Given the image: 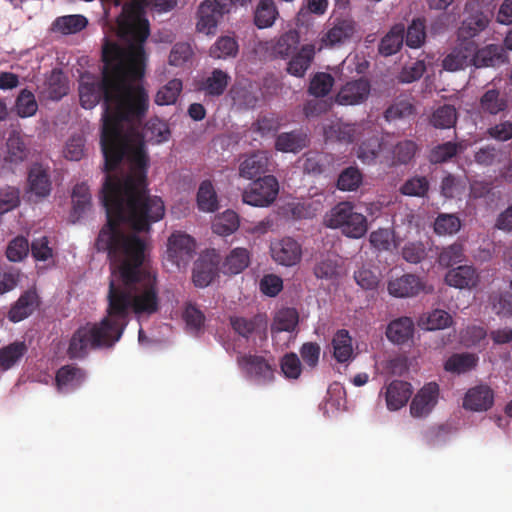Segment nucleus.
<instances>
[{"label":"nucleus","instance_id":"obj_40","mask_svg":"<svg viewBox=\"0 0 512 512\" xmlns=\"http://www.w3.org/2000/svg\"><path fill=\"white\" fill-rule=\"evenodd\" d=\"M478 357L472 353H455L451 355L445 362L444 368L446 371L463 374L476 367Z\"/></svg>","mask_w":512,"mask_h":512},{"label":"nucleus","instance_id":"obj_15","mask_svg":"<svg viewBox=\"0 0 512 512\" xmlns=\"http://www.w3.org/2000/svg\"><path fill=\"white\" fill-rule=\"evenodd\" d=\"M238 363L258 383L266 384L274 379L275 369L262 356L243 355L238 358Z\"/></svg>","mask_w":512,"mask_h":512},{"label":"nucleus","instance_id":"obj_43","mask_svg":"<svg viewBox=\"0 0 512 512\" xmlns=\"http://www.w3.org/2000/svg\"><path fill=\"white\" fill-rule=\"evenodd\" d=\"M306 146V135L292 131L281 133L275 141V148L281 152H298Z\"/></svg>","mask_w":512,"mask_h":512},{"label":"nucleus","instance_id":"obj_9","mask_svg":"<svg viewBox=\"0 0 512 512\" xmlns=\"http://www.w3.org/2000/svg\"><path fill=\"white\" fill-rule=\"evenodd\" d=\"M439 393V385L436 382L425 384L412 398L411 415L417 418L429 415L438 403Z\"/></svg>","mask_w":512,"mask_h":512},{"label":"nucleus","instance_id":"obj_60","mask_svg":"<svg viewBox=\"0 0 512 512\" xmlns=\"http://www.w3.org/2000/svg\"><path fill=\"white\" fill-rule=\"evenodd\" d=\"M328 0H303V4L297 13V22H302L309 14L322 16L327 12Z\"/></svg>","mask_w":512,"mask_h":512},{"label":"nucleus","instance_id":"obj_58","mask_svg":"<svg viewBox=\"0 0 512 512\" xmlns=\"http://www.w3.org/2000/svg\"><path fill=\"white\" fill-rule=\"evenodd\" d=\"M63 155L71 161H79L85 155V138L81 134L72 135L66 142Z\"/></svg>","mask_w":512,"mask_h":512},{"label":"nucleus","instance_id":"obj_56","mask_svg":"<svg viewBox=\"0 0 512 512\" xmlns=\"http://www.w3.org/2000/svg\"><path fill=\"white\" fill-rule=\"evenodd\" d=\"M15 109L21 118L31 117L38 110V103L34 94L28 89H23L16 98Z\"/></svg>","mask_w":512,"mask_h":512},{"label":"nucleus","instance_id":"obj_1","mask_svg":"<svg viewBox=\"0 0 512 512\" xmlns=\"http://www.w3.org/2000/svg\"><path fill=\"white\" fill-rule=\"evenodd\" d=\"M138 2L125 3L117 17L121 37L135 41L127 49L106 42L102 49V78L82 81L79 85L81 106L94 108L103 100L104 112L101 150L107 173L101 199L143 189L147 156L143 144L130 147L123 122H141L149 108V96L142 85L145 67L144 42L149 36L148 21L141 18Z\"/></svg>","mask_w":512,"mask_h":512},{"label":"nucleus","instance_id":"obj_6","mask_svg":"<svg viewBox=\"0 0 512 512\" xmlns=\"http://www.w3.org/2000/svg\"><path fill=\"white\" fill-rule=\"evenodd\" d=\"M28 197L34 202L48 198L52 192L51 168L48 164L34 162L27 172Z\"/></svg>","mask_w":512,"mask_h":512},{"label":"nucleus","instance_id":"obj_48","mask_svg":"<svg viewBox=\"0 0 512 512\" xmlns=\"http://www.w3.org/2000/svg\"><path fill=\"white\" fill-rule=\"evenodd\" d=\"M463 147L460 143L445 142L431 149L429 161L433 164H441L451 160L462 151Z\"/></svg>","mask_w":512,"mask_h":512},{"label":"nucleus","instance_id":"obj_63","mask_svg":"<svg viewBox=\"0 0 512 512\" xmlns=\"http://www.w3.org/2000/svg\"><path fill=\"white\" fill-rule=\"evenodd\" d=\"M28 252V240L23 236H18L8 244L6 256L10 261L18 262L23 260L28 255Z\"/></svg>","mask_w":512,"mask_h":512},{"label":"nucleus","instance_id":"obj_62","mask_svg":"<svg viewBox=\"0 0 512 512\" xmlns=\"http://www.w3.org/2000/svg\"><path fill=\"white\" fill-rule=\"evenodd\" d=\"M183 318L189 329L199 332L204 327L205 315L204 313L192 303L185 306Z\"/></svg>","mask_w":512,"mask_h":512},{"label":"nucleus","instance_id":"obj_36","mask_svg":"<svg viewBox=\"0 0 512 512\" xmlns=\"http://www.w3.org/2000/svg\"><path fill=\"white\" fill-rule=\"evenodd\" d=\"M405 26L402 23L394 25L382 38L379 44V52L384 56L397 53L404 42Z\"/></svg>","mask_w":512,"mask_h":512},{"label":"nucleus","instance_id":"obj_26","mask_svg":"<svg viewBox=\"0 0 512 512\" xmlns=\"http://www.w3.org/2000/svg\"><path fill=\"white\" fill-rule=\"evenodd\" d=\"M414 322L410 317L403 316L392 320L386 329V336L394 344H405L412 339Z\"/></svg>","mask_w":512,"mask_h":512},{"label":"nucleus","instance_id":"obj_35","mask_svg":"<svg viewBox=\"0 0 512 512\" xmlns=\"http://www.w3.org/2000/svg\"><path fill=\"white\" fill-rule=\"evenodd\" d=\"M250 264V253L246 248H235L226 256L222 271L224 274L236 275L245 270Z\"/></svg>","mask_w":512,"mask_h":512},{"label":"nucleus","instance_id":"obj_30","mask_svg":"<svg viewBox=\"0 0 512 512\" xmlns=\"http://www.w3.org/2000/svg\"><path fill=\"white\" fill-rule=\"evenodd\" d=\"M29 149L20 135V133L13 131L9 134L6 141V151L4 160L11 164H20L27 159Z\"/></svg>","mask_w":512,"mask_h":512},{"label":"nucleus","instance_id":"obj_22","mask_svg":"<svg viewBox=\"0 0 512 512\" xmlns=\"http://www.w3.org/2000/svg\"><path fill=\"white\" fill-rule=\"evenodd\" d=\"M490 20L481 10L470 13L458 29V40L474 41L473 38L484 31Z\"/></svg>","mask_w":512,"mask_h":512},{"label":"nucleus","instance_id":"obj_28","mask_svg":"<svg viewBox=\"0 0 512 512\" xmlns=\"http://www.w3.org/2000/svg\"><path fill=\"white\" fill-rule=\"evenodd\" d=\"M231 77L229 74L219 68L213 69L208 77H206L199 85V90L205 95L219 97L224 94Z\"/></svg>","mask_w":512,"mask_h":512},{"label":"nucleus","instance_id":"obj_10","mask_svg":"<svg viewBox=\"0 0 512 512\" xmlns=\"http://www.w3.org/2000/svg\"><path fill=\"white\" fill-rule=\"evenodd\" d=\"M357 31V24L351 18H336L321 38V46L335 47L350 41Z\"/></svg>","mask_w":512,"mask_h":512},{"label":"nucleus","instance_id":"obj_23","mask_svg":"<svg viewBox=\"0 0 512 512\" xmlns=\"http://www.w3.org/2000/svg\"><path fill=\"white\" fill-rule=\"evenodd\" d=\"M269 159L263 152L252 153L239 164V176L247 180L263 177L268 171Z\"/></svg>","mask_w":512,"mask_h":512},{"label":"nucleus","instance_id":"obj_34","mask_svg":"<svg viewBox=\"0 0 512 512\" xmlns=\"http://www.w3.org/2000/svg\"><path fill=\"white\" fill-rule=\"evenodd\" d=\"M45 95L48 99L58 101L64 97L68 91V80L62 70L53 69L47 77Z\"/></svg>","mask_w":512,"mask_h":512},{"label":"nucleus","instance_id":"obj_64","mask_svg":"<svg viewBox=\"0 0 512 512\" xmlns=\"http://www.w3.org/2000/svg\"><path fill=\"white\" fill-rule=\"evenodd\" d=\"M415 113L414 106L408 101H399L388 107L384 113L385 119L389 122L405 119Z\"/></svg>","mask_w":512,"mask_h":512},{"label":"nucleus","instance_id":"obj_44","mask_svg":"<svg viewBox=\"0 0 512 512\" xmlns=\"http://www.w3.org/2000/svg\"><path fill=\"white\" fill-rule=\"evenodd\" d=\"M216 275V266L212 261L199 259L193 268V283L196 287H207Z\"/></svg>","mask_w":512,"mask_h":512},{"label":"nucleus","instance_id":"obj_31","mask_svg":"<svg viewBox=\"0 0 512 512\" xmlns=\"http://www.w3.org/2000/svg\"><path fill=\"white\" fill-rule=\"evenodd\" d=\"M28 346L25 341H14L0 348V370L7 371L16 366L25 354Z\"/></svg>","mask_w":512,"mask_h":512},{"label":"nucleus","instance_id":"obj_16","mask_svg":"<svg viewBox=\"0 0 512 512\" xmlns=\"http://www.w3.org/2000/svg\"><path fill=\"white\" fill-rule=\"evenodd\" d=\"M370 93V84L360 78L347 82L336 95V102L340 105H357L365 101Z\"/></svg>","mask_w":512,"mask_h":512},{"label":"nucleus","instance_id":"obj_61","mask_svg":"<svg viewBox=\"0 0 512 512\" xmlns=\"http://www.w3.org/2000/svg\"><path fill=\"white\" fill-rule=\"evenodd\" d=\"M429 190V182L424 176H415L408 179L401 187L400 191L404 195L423 197Z\"/></svg>","mask_w":512,"mask_h":512},{"label":"nucleus","instance_id":"obj_37","mask_svg":"<svg viewBox=\"0 0 512 512\" xmlns=\"http://www.w3.org/2000/svg\"><path fill=\"white\" fill-rule=\"evenodd\" d=\"M333 356L339 363L349 362L353 358L352 338L345 329L338 330L332 339Z\"/></svg>","mask_w":512,"mask_h":512},{"label":"nucleus","instance_id":"obj_3","mask_svg":"<svg viewBox=\"0 0 512 512\" xmlns=\"http://www.w3.org/2000/svg\"><path fill=\"white\" fill-rule=\"evenodd\" d=\"M324 225L331 229H338L351 239H359L368 231L366 216L356 210L355 205L349 201H342L332 207L324 216Z\"/></svg>","mask_w":512,"mask_h":512},{"label":"nucleus","instance_id":"obj_20","mask_svg":"<svg viewBox=\"0 0 512 512\" xmlns=\"http://www.w3.org/2000/svg\"><path fill=\"white\" fill-rule=\"evenodd\" d=\"M418 149L417 144L412 140H402L396 144L388 142L384 158L391 166L408 164L415 156Z\"/></svg>","mask_w":512,"mask_h":512},{"label":"nucleus","instance_id":"obj_2","mask_svg":"<svg viewBox=\"0 0 512 512\" xmlns=\"http://www.w3.org/2000/svg\"><path fill=\"white\" fill-rule=\"evenodd\" d=\"M101 201L107 223L95 245L98 251H106L110 259L107 315L73 333L67 349L70 359H82L90 349L112 347L122 337L131 314L140 319L160 310L156 277L144 266L146 243L135 234H124L119 226L127 223L136 232H148L165 214L162 199L141 198L137 190Z\"/></svg>","mask_w":512,"mask_h":512},{"label":"nucleus","instance_id":"obj_5","mask_svg":"<svg viewBox=\"0 0 512 512\" xmlns=\"http://www.w3.org/2000/svg\"><path fill=\"white\" fill-rule=\"evenodd\" d=\"M124 135L126 136L128 145L130 147H135L136 145L142 143L143 147H144V151H146L143 139L145 141L153 143V144H159V143L165 142L169 139L170 130H169V127L166 122L160 120L159 118H152L145 124V127L143 129L142 138L137 136L136 141L132 142L128 135H126L125 133H124ZM145 154H147V152H145ZM146 156H147V164H149L148 155H146ZM147 169H148V165H146V168H145V180L143 183V189L139 188V195L141 198H144V199L159 198L158 196H150L147 193L148 192L147 191Z\"/></svg>","mask_w":512,"mask_h":512},{"label":"nucleus","instance_id":"obj_25","mask_svg":"<svg viewBox=\"0 0 512 512\" xmlns=\"http://www.w3.org/2000/svg\"><path fill=\"white\" fill-rule=\"evenodd\" d=\"M85 380L83 369L75 365H64L58 369L55 383L58 391L68 392L78 388Z\"/></svg>","mask_w":512,"mask_h":512},{"label":"nucleus","instance_id":"obj_32","mask_svg":"<svg viewBox=\"0 0 512 512\" xmlns=\"http://www.w3.org/2000/svg\"><path fill=\"white\" fill-rule=\"evenodd\" d=\"M37 305V294L33 291H26L11 307L8 317L12 322L22 321L33 313Z\"/></svg>","mask_w":512,"mask_h":512},{"label":"nucleus","instance_id":"obj_33","mask_svg":"<svg viewBox=\"0 0 512 512\" xmlns=\"http://www.w3.org/2000/svg\"><path fill=\"white\" fill-rule=\"evenodd\" d=\"M279 17L274 0H259L254 11V24L259 29L270 28Z\"/></svg>","mask_w":512,"mask_h":512},{"label":"nucleus","instance_id":"obj_7","mask_svg":"<svg viewBox=\"0 0 512 512\" xmlns=\"http://www.w3.org/2000/svg\"><path fill=\"white\" fill-rule=\"evenodd\" d=\"M229 14L218 0H203L196 11V30L204 34H214L219 22Z\"/></svg>","mask_w":512,"mask_h":512},{"label":"nucleus","instance_id":"obj_11","mask_svg":"<svg viewBox=\"0 0 512 512\" xmlns=\"http://www.w3.org/2000/svg\"><path fill=\"white\" fill-rule=\"evenodd\" d=\"M270 250L273 260L283 266H294L302 258L301 245L291 237H284L272 242Z\"/></svg>","mask_w":512,"mask_h":512},{"label":"nucleus","instance_id":"obj_49","mask_svg":"<svg viewBox=\"0 0 512 512\" xmlns=\"http://www.w3.org/2000/svg\"><path fill=\"white\" fill-rule=\"evenodd\" d=\"M335 83L334 77L326 72H317L310 80L308 93L316 98L327 96Z\"/></svg>","mask_w":512,"mask_h":512},{"label":"nucleus","instance_id":"obj_51","mask_svg":"<svg viewBox=\"0 0 512 512\" xmlns=\"http://www.w3.org/2000/svg\"><path fill=\"white\" fill-rule=\"evenodd\" d=\"M298 312L295 308H283L275 316L272 332L293 331L298 324Z\"/></svg>","mask_w":512,"mask_h":512},{"label":"nucleus","instance_id":"obj_54","mask_svg":"<svg viewBox=\"0 0 512 512\" xmlns=\"http://www.w3.org/2000/svg\"><path fill=\"white\" fill-rule=\"evenodd\" d=\"M457 121V112L452 105H443L438 107L432 114L430 122L438 129H448L455 125Z\"/></svg>","mask_w":512,"mask_h":512},{"label":"nucleus","instance_id":"obj_45","mask_svg":"<svg viewBox=\"0 0 512 512\" xmlns=\"http://www.w3.org/2000/svg\"><path fill=\"white\" fill-rule=\"evenodd\" d=\"M198 208L204 212H214L218 209V199L213 187L209 180H204L197 192Z\"/></svg>","mask_w":512,"mask_h":512},{"label":"nucleus","instance_id":"obj_50","mask_svg":"<svg viewBox=\"0 0 512 512\" xmlns=\"http://www.w3.org/2000/svg\"><path fill=\"white\" fill-rule=\"evenodd\" d=\"M363 181L362 172L356 166L341 171L337 179V188L341 191H356Z\"/></svg>","mask_w":512,"mask_h":512},{"label":"nucleus","instance_id":"obj_47","mask_svg":"<svg viewBox=\"0 0 512 512\" xmlns=\"http://www.w3.org/2000/svg\"><path fill=\"white\" fill-rule=\"evenodd\" d=\"M88 24L82 15H66L55 19L53 29L62 34H74L83 30Z\"/></svg>","mask_w":512,"mask_h":512},{"label":"nucleus","instance_id":"obj_21","mask_svg":"<svg viewBox=\"0 0 512 512\" xmlns=\"http://www.w3.org/2000/svg\"><path fill=\"white\" fill-rule=\"evenodd\" d=\"M506 60L505 49L500 45L490 44L481 49L476 47L472 56V65L476 68L495 67L505 63Z\"/></svg>","mask_w":512,"mask_h":512},{"label":"nucleus","instance_id":"obj_4","mask_svg":"<svg viewBox=\"0 0 512 512\" xmlns=\"http://www.w3.org/2000/svg\"><path fill=\"white\" fill-rule=\"evenodd\" d=\"M279 183L275 176L264 175L254 180L242 192V201L254 207H268L277 198Z\"/></svg>","mask_w":512,"mask_h":512},{"label":"nucleus","instance_id":"obj_57","mask_svg":"<svg viewBox=\"0 0 512 512\" xmlns=\"http://www.w3.org/2000/svg\"><path fill=\"white\" fill-rule=\"evenodd\" d=\"M181 91L182 81L179 79H172L158 90L155 96V103L160 106L174 104Z\"/></svg>","mask_w":512,"mask_h":512},{"label":"nucleus","instance_id":"obj_53","mask_svg":"<svg viewBox=\"0 0 512 512\" xmlns=\"http://www.w3.org/2000/svg\"><path fill=\"white\" fill-rule=\"evenodd\" d=\"M462 226L460 218L456 214L440 213L434 222V232L437 235L456 234Z\"/></svg>","mask_w":512,"mask_h":512},{"label":"nucleus","instance_id":"obj_29","mask_svg":"<svg viewBox=\"0 0 512 512\" xmlns=\"http://www.w3.org/2000/svg\"><path fill=\"white\" fill-rule=\"evenodd\" d=\"M229 321L233 331L245 339H249L259 329L266 328V321L261 315H255L251 318L231 316Z\"/></svg>","mask_w":512,"mask_h":512},{"label":"nucleus","instance_id":"obj_41","mask_svg":"<svg viewBox=\"0 0 512 512\" xmlns=\"http://www.w3.org/2000/svg\"><path fill=\"white\" fill-rule=\"evenodd\" d=\"M404 40L409 48H420L426 40V20L423 17L414 18L405 29Z\"/></svg>","mask_w":512,"mask_h":512},{"label":"nucleus","instance_id":"obj_8","mask_svg":"<svg viewBox=\"0 0 512 512\" xmlns=\"http://www.w3.org/2000/svg\"><path fill=\"white\" fill-rule=\"evenodd\" d=\"M366 123H344L342 121L332 122L324 127V138L327 142H338L343 144L353 143L365 134Z\"/></svg>","mask_w":512,"mask_h":512},{"label":"nucleus","instance_id":"obj_39","mask_svg":"<svg viewBox=\"0 0 512 512\" xmlns=\"http://www.w3.org/2000/svg\"><path fill=\"white\" fill-rule=\"evenodd\" d=\"M508 107L507 98L498 89L487 90L480 98L479 108L483 113L497 115Z\"/></svg>","mask_w":512,"mask_h":512},{"label":"nucleus","instance_id":"obj_59","mask_svg":"<svg viewBox=\"0 0 512 512\" xmlns=\"http://www.w3.org/2000/svg\"><path fill=\"white\" fill-rule=\"evenodd\" d=\"M463 257V246L459 243H453L441 250L438 256V263L440 266L448 268L460 263L463 260Z\"/></svg>","mask_w":512,"mask_h":512},{"label":"nucleus","instance_id":"obj_13","mask_svg":"<svg viewBox=\"0 0 512 512\" xmlns=\"http://www.w3.org/2000/svg\"><path fill=\"white\" fill-rule=\"evenodd\" d=\"M477 47L475 41L458 40L457 45L446 55L442 66L447 71H458L472 64V56Z\"/></svg>","mask_w":512,"mask_h":512},{"label":"nucleus","instance_id":"obj_24","mask_svg":"<svg viewBox=\"0 0 512 512\" xmlns=\"http://www.w3.org/2000/svg\"><path fill=\"white\" fill-rule=\"evenodd\" d=\"M479 275L476 269L470 265H462L453 268L445 275V282L455 288L470 289L478 284Z\"/></svg>","mask_w":512,"mask_h":512},{"label":"nucleus","instance_id":"obj_14","mask_svg":"<svg viewBox=\"0 0 512 512\" xmlns=\"http://www.w3.org/2000/svg\"><path fill=\"white\" fill-rule=\"evenodd\" d=\"M361 137H365V139L358 146L357 157L362 163L372 164L375 162L380 152L386 154L388 141L375 134L367 124L365 134Z\"/></svg>","mask_w":512,"mask_h":512},{"label":"nucleus","instance_id":"obj_17","mask_svg":"<svg viewBox=\"0 0 512 512\" xmlns=\"http://www.w3.org/2000/svg\"><path fill=\"white\" fill-rule=\"evenodd\" d=\"M423 289V282L414 274H404L388 282L389 294L397 298L414 297Z\"/></svg>","mask_w":512,"mask_h":512},{"label":"nucleus","instance_id":"obj_38","mask_svg":"<svg viewBox=\"0 0 512 512\" xmlns=\"http://www.w3.org/2000/svg\"><path fill=\"white\" fill-rule=\"evenodd\" d=\"M73 208L70 217L75 222L78 220L91 206V194L86 183H78L72 190Z\"/></svg>","mask_w":512,"mask_h":512},{"label":"nucleus","instance_id":"obj_52","mask_svg":"<svg viewBox=\"0 0 512 512\" xmlns=\"http://www.w3.org/2000/svg\"><path fill=\"white\" fill-rule=\"evenodd\" d=\"M239 227V217L236 212L226 210L212 224L214 233L227 236L235 232Z\"/></svg>","mask_w":512,"mask_h":512},{"label":"nucleus","instance_id":"obj_42","mask_svg":"<svg viewBox=\"0 0 512 512\" xmlns=\"http://www.w3.org/2000/svg\"><path fill=\"white\" fill-rule=\"evenodd\" d=\"M452 323V316L442 309H435L424 314L419 320V326L430 331L448 328Z\"/></svg>","mask_w":512,"mask_h":512},{"label":"nucleus","instance_id":"obj_18","mask_svg":"<svg viewBox=\"0 0 512 512\" xmlns=\"http://www.w3.org/2000/svg\"><path fill=\"white\" fill-rule=\"evenodd\" d=\"M412 385L403 380H393L386 386L385 400L390 411L404 407L412 395Z\"/></svg>","mask_w":512,"mask_h":512},{"label":"nucleus","instance_id":"obj_46","mask_svg":"<svg viewBox=\"0 0 512 512\" xmlns=\"http://www.w3.org/2000/svg\"><path fill=\"white\" fill-rule=\"evenodd\" d=\"M239 46L234 37L221 36L210 47L209 55L214 59H226L235 57L238 53Z\"/></svg>","mask_w":512,"mask_h":512},{"label":"nucleus","instance_id":"obj_12","mask_svg":"<svg viewBox=\"0 0 512 512\" xmlns=\"http://www.w3.org/2000/svg\"><path fill=\"white\" fill-rule=\"evenodd\" d=\"M168 257L178 266L188 263L195 253V241L187 234L173 233L168 239Z\"/></svg>","mask_w":512,"mask_h":512},{"label":"nucleus","instance_id":"obj_19","mask_svg":"<svg viewBox=\"0 0 512 512\" xmlns=\"http://www.w3.org/2000/svg\"><path fill=\"white\" fill-rule=\"evenodd\" d=\"M494 403L493 390L487 385H478L469 389L463 400V407L471 411H486Z\"/></svg>","mask_w":512,"mask_h":512},{"label":"nucleus","instance_id":"obj_55","mask_svg":"<svg viewBox=\"0 0 512 512\" xmlns=\"http://www.w3.org/2000/svg\"><path fill=\"white\" fill-rule=\"evenodd\" d=\"M299 43V35L295 30L282 34L273 44L272 51L282 58L289 56Z\"/></svg>","mask_w":512,"mask_h":512},{"label":"nucleus","instance_id":"obj_27","mask_svg":"<svg viewBox=\"0 0 512 512\" xmlns=\"http://www.w3.org/2000/svg\"><path fill=\"white\" fill-rule=\"evenodd\" d=\"M314 57L315 46L313 44L303 45L288 62L287 72L296 77H303L311 66Z\"/></svg>","mask_w":512,"mask_h":512}]
</instances>
